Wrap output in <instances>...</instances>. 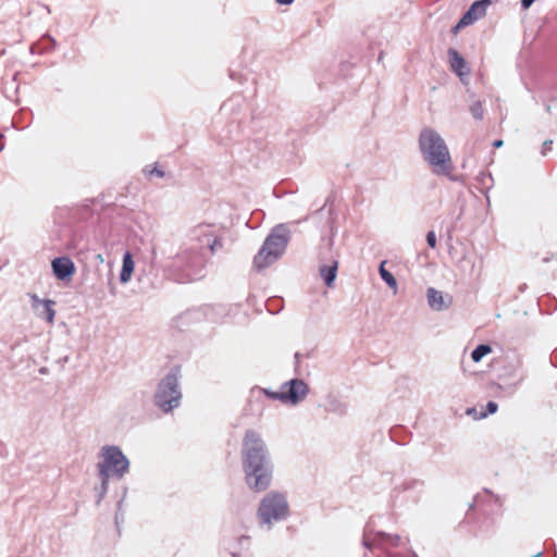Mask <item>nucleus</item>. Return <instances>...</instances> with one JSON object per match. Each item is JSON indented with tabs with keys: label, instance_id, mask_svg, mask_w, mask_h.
<instances>
[{
	"label": "nucleus",
	"instance_id": "ddd939ff",
	"mask_svg": "<svg viewBox=\"0 0 557 557\" xmlns=\"http://www.w3.org/2000/svg\"><path fill=\"white\" fill-rule=\"evenodd\" d=\"M428 301L430 307L435 310H443L447 307L442 293L432 287L428 289Z\"/></svg>",
	"mask_w": 557,
	"mask_h": 557
},
{
	"label": "nucleus",
	"instance_id": "6ab92c4d",
	"mask_svg": "<svg viewBox=\"0 0 557 557\" xmlns=\"http://www.w3.org/2000/svg\"><path fill=\"white\" fill-rule=\"evenodd\" d=\"M470 112L473 115V117H475L478 120L482 119L483 114H484V109H483L482 102L481 101H474L470 106Z\"/></svg>",
	"mask_w": 557,
	"mask_h": 557
},
{
	"label": "nucleus",
	"instance_id": "f8f14e48",
	"mask_svg": "<svg viewBox=\"0 0 557 557\" xmlns=\"http://www.w3.org/2000/svg\"><path fill=\"white\" fill-rule=\"evenodd\" d=\"M134 268L135 263L133 257L131 252L127 251L123 257V264L120 274V280L122 283H127L131 280L134 272Z\"/></svg>",
	"mask_w": 557,
	"mask_h": 557
},
{
	"label": "nucleus",
	"instance_id": "a878e982",
	"mask_svg": "<svg viewBox=\"0 0 557 557\" xmlns=\"http://www.w3.org/2000/svg\"><path fill=\"white\" fill-rule=\"evenodd\" d=\"M150 174L151 175H157V176H160L162 177L163 176V172L158 170L157 168H153L151 171H150Z\"/></svg>",
	"mask_w": 557,
	"mask_h": 557
},
{
	"label": "nucleus",
	"instance_id": "4be33fe9",
	"mask_svg": "<svg viewBox=\"0 0 557 557\" xmlns=\"http://www.w3.org/2000/svg\"><path fill=\"white\" fill-rule=\"evenodd\" d=\"M553 140L548 139L543 143L542 154L545 156L548 151L552 150Z\"/></svg>",
	"mask_w": 557,
	"mask_h": 557
},
{
	"label": "nucleus",
	"instance_id": "aec40b11",
	"mask_svg": "<svg viewBox=\"0 0 557 557\" xmlns=\"http://www.w3.org/2000/svg\"><path fill=\"white\" fill-rule=\"evenodd\" d=\"M497 404L494 403V401H488L487 405H486V412H483L481 414L482 418L486 417L487 414H492V413H495L497 411Z\"/></svg>",
	"mask_w": 557,
	"mask_h": 557
},
{
	"label": "nucleus",
	"instance_id": "6e6552de",
	"mask_svg": "<svg viewBox=\"0 0 557 557\" xmlns=\"http://www.w3.org/2000/svg\"><path fill=\"white\" fill-rule=\"evenodd\" d=\"M280 228H276L273 233H271L264 244L262 245L264 248L270 250L274 257H280L287 245V238L284 234H280Z\"/></svg>",
	"mask_w": 557,
	"mask_h": 557
},
{
	"label": "nucleus",
	"instance_id": "9b49d317",
	"mask_svg": "<svg viewBox=\"0 0 557 557\" xmlns=\"http://www.w3.org/2000/svg\"><path fill=\"white\" fill-rule=\"evenodd\" d=\"M276 260L277 257H274L270 250L262 246L253 259V264L258 270H261L269 267Z\"/></svg>",
	"mask_w": 557,
	"mask_h": 557
},
{
	"label": "nucleus",
	"instance_id": "9d476101",
	"mask_svg": "<svg viewBox=\"0 0 557 557\" xmlns=\"http://www.w3.org/2000/svg\"><path fill=\"white\" fill-rule=\"evenodd\" d=\"M488 0H480L472 3L470 9L462 15V24H472L478 18L485 15Z\"/></svg>",
	"mask_w": 557,
	"mask_h": 557
},
{
	"label": "nucleus",
	"instance_id": "f03ea898",
	"mask_svg": "<svg viewBox=\"0 0 557 557\" xmlns=\"http://www.w3.org/2000/svg\"><path fill=\"white\" fill-rule=\"evenodd\" d=\"M419 148L423 159L437 175H449L453 161L444 139L432 128H424L419 136Z\"/></svg>",
	"mask_w": 557,
	"mask_h": 557
},
{
	"label": "nucleus",
	"instance_id": "bb28decb",
	"mask_svg": "<svg viewBox=\"0 0 557 557\" xmlns=\"http://www.w3.org/2000/svg\"><path fill=\"white\" fill-rule=\"evenodd\" d=\"M294 0H276L280 4H290Z\"/></svg>",
	"mask_w": 557,
	"mask_h": 557
},
{
	"label": "nucleus",
	"instance_id": "a211bd4d",
	"mask_svg": "<svg viewBox=\"0 0 557 557\" xmlns=\"http://www.w3.org/2000/svg\"><path fill=\"white\" fill-rule=\"evenodd\" d=\"M384 264L385 262H383L380 267V274H381V277L383 278V281L392 288H396L397 286V282L395 280V277L393 276V274L391 272H388L385 268H384Z\"/></svg>",
	"mask_w": 557,
	"mask_h": 557
},
{
	"label": "nucleus",
	"instance_id": "39448f33",
	"mask_svg": "<svg viewBox=\"0 0 557 557\" xmlns=\"http://www.w3.org/2000/svg\"><path fill=\"white\" fill-rule=\"evenodd\" d=\"M180 399L181 393L177 388V377L174 374H169L159 385L156 394V404L164 412H169L180 405Z\"/></svg>",
	"mask_w": 557,
	"mask_h": 557
},
{
	"label": "nucleus",
	"instance_id": "f257e3e1",
	"mask_svg": "<svg viewBox=\"0 0 557 557\" xmlns=\"http://www.w3.org/2000/svg\"><path fill=\"white\" fill-rule=\"evenodd\" d=\"M242 460L247 485L255 492L265 491L271 485L273 470L267 463L265 443L253 430L245 433Z\"/></svg>",
	"mask_w": 557,
	"mask_h": 557
},
{
	"label": "nucleus",
	"instance_id": "2eb2a0df",
	"mask_svg": "<svg viewBox=\"0 0 557 557\" xmlns=\"http://www.w3.org/2000/svg\"><path fill=\"white\" fill-rule=\"evenodd\" d=\"M202 236L207 238L209 249L212 255L223 247L222 238L220 236H213L211 240L212 235L207 231L202 232Z\"/></svg>",
	"mask_w": 557,
	"mask_h": 557
},
{
	"label": "nucleus",
	"instance_id": "1a4fd4ad",
	"mask_svg": "<svg viewBox=\"0 0 557 557\" xmlns=\"http://www.w3.org/2000/svg\"><path fill=\"white\" fill-rule=\"evenodd\" d=\"M447 53L449 57L450 69L457 74V76L460 78L468 76L470 74V70L460 53L453 48L448 49Z\"/></svg>",
	"mask_w": 557,
	"mask_h": 557
},
{
	"label": "nucleus",
	"instance_id": "393cba45",
	"mask_svg": "<svg viewBox=\"0 0 557 557\" xmlns=\"http://www.w3.org/2000/svg\"><path fill=\"white\" fill-rule=\"evenodd\" d=\"M535 0H521V4L524 9H528L531 7V4L534 2Z\"/></svg>",
	"mask_w": 557,
	"mask_h": 557
},
{
	"label": "nucleus",
	"instance_id": "b1692460",
	"mask_svg": "<svg viewBox=\"0 0 557 557\" xmlns=\"http://www.w3.org/2000/svg\"><path fill=\"white\" fill-rule=\"evenodd\" d=\"M30 299H32L34 308H36L38 305H42V301H44V300L39 299L37 295H30Z\"/></svg>",
	"mask_w": 557,
	"mask_h": 557
},
{
	"label": "nucleus",
	"instance_id": "412c9836",
	"mask_svg": "<svg viewBox=\"0 0 557 557\" xmlns=\"http://www.w3.org/2000/svg\"><path fill=\"white\" fill-rule=\"evenodd\" d=\"M426 242L429 244V246L431 248H435L436 247V236H435V233L433 231H430L426 235Z\"/></svg>",
	"mask_w": 557,
	"mask_h": 557
},
{
	"label": "nucleus",
	"instance_id": "0eeeda50",
	"mask_svg": "<svg viewBox=\"0 0 557 557\" xmlns=\"http://www.w3.org/2000/svg\"><path fill=\"white\" fill-rule=\"evenodd\" d=\"M51 267L55 277L61 281L71 280L76 270L74 262L67 257L53 259Z\"/></svg>",
	"mask_w": 557,
	"mask_h": 557
},
{
	"label": "nucleus",
	"instance_id": "7ed1b4c3",
	"mask_svg": "<svg viewBox=\"0 0 557 557\" xmlns=\"http://www.w3.org/2000/svg\"><path fill=\"white\" fill-rule=\"evenodd\" d=\"M102 461L99 462V474L104 483L109 476H122L128 469V460L116 446H106L101 450Z\"/></svg>",
	"mask_w": 557,
	"mask_h": 557
},
{
	"label": "nucleus",
	"instance_id": "f3484780",
	"mask_svg": "<svg viewBox=\"0 0 557 557\" xmlns=\"http://www.w3.org/2000/svg\"><path fill=\"white\" fill-rule=\"evenodd\" d=\"M54 301L50 299H46L42 301V306L45 308V317L48 323L52 324L54 322L55 310L53 309Z\"/></svg>",
	"mask_w": 557,
	"mask_h": 557
},
{
	"label": "nucleus",
	"instance_id": "20e7f679",
	"mask_svg": "<svg viewBox=\"0 0 557 557\" xmlns=\"http://www.w3.org/2000/svg\"><path fill=\"white\" fill-rule=\"evenodd\" d=\"M288 515V504L283 494L271 492L267 494L258 509V517L262 523L271 524L273 521L285 518Z\"/></svg>",
	"mask_w": 557,
	"mask_h": 557
},
{
	"label": "nucleus",
	"instance_id": "5701e85b",
	"mask_svg": "<svg viewBox=\"0 0 557 557\" xmlns=\"http://www.w3.org/2000/svg\"><path fill=\"white\" fill-rule=\"evenodd\" d=\"M469 24H462V17L459 20V22L453 27L451 33L454 35H457L458 32L462 28L468 26Z\"/></svg>",
	"mask_w": 557,
	"mask_h": 557
},
{
	"label": "nucleus",
	"instance_id": "cd10ccee",
	"mask_svg": "<svg viewBox=\"0 0 557 557\" xmlns=\"http://www.w3.org/2000/svg\"><path fill=\"white\" fill-rule=\"evenodd\" d=\"M503 145V141L502 140H497L495 141L494 146L495 147H500Z\"/></svg>",
	"mask_w": 557,
	"mask_h": 557
},
{
	"label": "nucleus",
	"instance_id": "423d86ee",
	"mask_svg": "<svg viewBox=\"0 0 557 557\" xmlns=\"http://www.w3.org/2000/svg\"><path fill=\"white\" fill-rule=\"evenodd\" d=\"M308 392L306 383L300 380H292L285 383L280 392H272L263 389V393L272 399H277L283 403L297 404L301 400Z\"/></svg>",
	"mask_w": 557,
	"mask_h": 557
},
{
	"label": "nucleus",
	"instance_id": "4468645a",
	"mask_svg": "<svg viewBox=\"0 0 557 557\" xmlns=\"http://www.w3.org/2000/svg\"><path fill=\"white\" fill-rule=\"evenodd\" d=\"M336 272L337 262H334L332 265H324L320 269L321 276L329 287L333 285V282L336 278Z\"/></svg>",
	"mask_w": 557,
	"mask_h": 557
},
{
	"label": "nucleus",
	"instance_id": "dca6fc26",
	"mask_svg": "<svg viewBox=\"0 0 557 557\" xmlns=\"http://www.w3.org/2000/svg\"><path fill=\"white\" fill-rule=\"evenodd\" d=\"M492 352V347L490 345H479L471 354V358L474 362L481 361V359Z\"/></svg>",
	"mask_w": 557,
	"mask_h": 557
}]
</instances>
